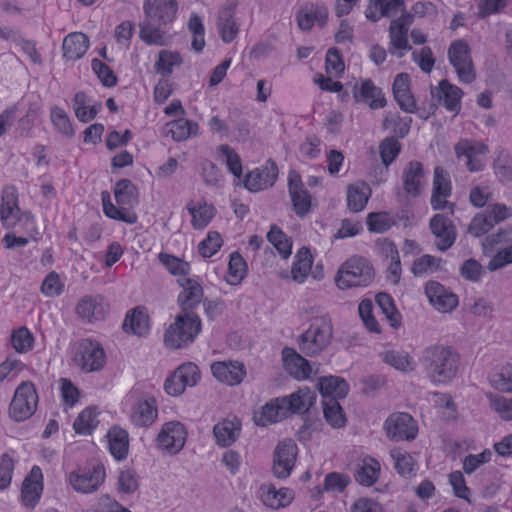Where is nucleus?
I'll return each mask as SVG.
<instances>
[{"label": "nucleus", "mask_w": 512, "mask_h": 512, "mask_svg": "<svg viewBox=\"0 0 512 512\" xmlns=\"http://www.w3.org/2000/svg\"><path fill=\"white\" fill-rule=\"evenodd\" d=\"M247 272V264L241 254L234 251L230 254L228 273L226 277L227 283L230 285L239 284L245 277Z\"/></svg>", "instance_id": "3c124183"}, {"label": "nucleus", "mask_w": 512, "mask_h": 512, "mask_svg": "<svg viewBox=\"0 0 512 512\" xmlns=\"http://www.w3.org/2000/svg\"><path fill=\"white\" fill-rule=\"evenodd\" d=\"M158 418V407L153 396H141L135 399L129 412L130 422L138 428L151 427Z\"/></svg>", "instance_id": "2eb2a0df"}, {"label": "nucleus", "mask_w": 512, "mask_h": 512, "mask_svg": "<svg viewBox=\"0 0 512 512\" xmlns=\"http://www.w3.org/2000/svg\"><path fill=\"white\" fill-rule=\"evenodd\" d=\"M284 365L288 373L297 380H305L312 374V367L308 360L290 347L282 350Z\"/></svg>", "instance_id": "c756f323"}, {"label": "nucleus", "mask_w": 512, "mask_h": 512, "mask_svg": "<svg viewBox=\"0 0 512 512\" xmlns=\"http://www.w3.org/2000/svg\"><path fill=\"white\" fill-rule=\"evenodd\" d=\"M20 208L18 207V198L14 192L7 193L2 197L0 206L1 221L4 225H13L20 220Z\"/></svg>", "instance_id": "a18cd8bd"}, {"label": "nucleus", "mask_w": 512, "mask_h": 512, "mask_svg": "<svg viewBox=\"0 0 512 512\" xmlns=\"http://www.w3.org/2000/svg\"><path fill=\"white\" fill-rule=\"evenodd\" d=\"M136 187L129 179H121L116 182L114 196L119 206H132L136 201Z\"/></svg>", "instance_id": "5fc2aeb1"}, {"label": "nucleus", "mask_w": 512, "mask_h": 512, "mask_svg": "<svg viewBox=\"0 0 512 512\" xmlns=\"http://www.w3.org/2000/svg\"><path fill=\"white\" fill-rule=\"evenodd\" d=\"M74 361L85 373L97 372L106 364V353L98 341L85 338L77 344Z\"/></svg>", "instance_id": "39448f33"}, {"label": "nucleus", "mask_w": 512, "mask_h": 512, "mask_svg": "<svg viewBox=\"0 0 512 512\" xmlns=\"http://www.w3.org/2000/svg\"><path fill=\"white\" fill-rule=\"evenodd\" d=\"M98 413L95 408H85L75 419L73 428L77 434L89 435L98 426Z\"/></svg>", "instance_id": "09e8293b"}, {"label": "nucleus", "mask_w": 512, "mask_h": 512, "mask_svg": "<svg viewBox=\"0 0 512 512\" xmlns=\"http://www.w3.org/2000/svg\"><path fill=\"white\" fill-rule=\"evenodd\" d=\"M455 154L458 160H465V165L470 172H479L484 168V161L480 155H484L488 148L484 144H474L468 139H462L456 143Z\"/></svg>", "instance_id": "6ab92c4d"}, {"label": "nucleus", "mask_w": 512, "mask_h": 512, "mask_svg": "<svg viewBox=\"0 0 512 512\" xmlns=\"http://www.w3.org/2000/svg\"><path fill=\"white\" fill-rule=\"evenodd\" d=\"M237 0H228L218 11L216 27L221 40L231 43L239 34V24L234 18Z\"/></svg>", "instance_id": "a211bd4d"}, {"label": "nucleus", "mask_w": 512, "mask_h": 512, "mask_svg": "<svg viewBox=\"0 0 512 512\" xmlns=\"http://www.w3.org/2000/svg\"><path fill=\"white\" fill-rule=\"evenodd\" d=\"M277 177L278 167L269 159L263 166L249 171L243 179V185L248 191L256 193L272 187Z\"/></svg>", "instance_id": "ddd939ff"}, {"label": "nucleus", "mask_w": 512, "mask_h": 512, "mask_svg": "<svg viewBox=\"0 0 512 512\" xmlns=\"http://www.w3.org/2000/svg\"><path fill=\"white\" fill-rule=\"evenodd\" d=\"M490 384L498 391L512 393V365H506L491 375Z\"/></svg>", "instance_id": "338daca9"}, {"label": "nucleus", "mask_w": 512, "mask_h": 512, "mask_svg": "<svg viewBox=\"0 0 512 512\" xmlns=\"http://www.w3.org/2000/svg\"><path fill=\"white\" fill-rule=\"evenodd\" d=\"M109 450L117 460H123L128 455L129 435L120 427L114 426L108 431Z\"/></svg>", "instance_id": "79ce46f5"}, {"label": "nucleus", "mask_w": 512, "mask_h": 512, "mask_svg": "<svg viewBox=\"0 0 512 512\" xmlns=\"http://www.w3.org/2000/svg\"><path fill=\"white\" fill-rule=\"evenodd\" d=\"M240 430L241 423L236 418L225 419L214 426L213 434L219 446L228 447L237 440Z\"/></svg>", "instance_id": "ea45409f"}, {"label": "nucleus", "mask_w": 512, "mask_h": 512, "mask_svg": "<svg viewBox=\"0 0 512 512\" xmlns=\"http://www.w3.org/2000/svg\"><path fill=\"white\" fill-rule=\"evenodd\" d=\"M143 10L147 19L166 25L175 19L178 4L176 0H145Z\"/></svg>", "instance_id": "aec40b11"}, {"label": "nucleus", "mask_w": 512, "mask_h": 512, "mask_svg": "<svg viewBox=\"0 0 512 512\" xmlns=\"http://www.w3.org/2000/svg\"><path fill=\"white\" fill-rule=\"evenodd\" d=\"M155 21L146 19L140 23L139 36L148 45H164V36Z\"/></svg>", "instance_id": "e2e57ef3"}, {"label": "nucleus", "mask_w": 512, "mask_h": 512, "mask_svg": "<svg viewBox=\"0 0 512 512\" xmlns=\"http://www.w3.org/2000/svg\"><path fill=\"white\" fill-rule=\"evenodd\" d=\"M328 20V10L324 5L306 4L296 15V21L300 30L308 32L317 24L324 27Z\"/></svg>", "instance_id": "a878e982"}, {"label": "nucleus", "mask_w": 512, "mask_h": 512, "mask_svg": "<svg viewBox=\"0 0 512 512\" xmlns=\"http://www.w3.org/2000/svg\"><path fill=\"white\" fill-rule=\"evenodd\" d=\"M106 472L102 463H89L69 474V483L77 492L88 494L95 492L105 481Z\"/></svg>", "instance_id": "6e6552de"}, {"label": "nucleus", "mask_w": 512, "mask_h": 512, "mask_svg": "<svg viewBox=\"0 0 512 512\" xmlns=\"http://www.w3.org/2000/svg\"><path fill=\"white\" fill-rule=\"evenodd\" d=\"M177 281L183 288L178 296V302L183 312H189L201 303L203 288L197 280L189 277H181Z\"/></svg>", "instance_id": "cd10ccee"}, {"label": "nucleus", "mask_w": 512, "mask_h": 512, "mask_svg": "<svg viewBox=\"0 0 512 512\" xmlns=\"http://www.w3.org/2000/svg\"><path fill=\"white\" fill-rule=\"evenodd\" d=\"M332 336L331 324L324 319L316 320L299 336V349L306 356H316L328 347Z\"/></svg>", "instance_id": "20e7f679"}, {"label": "nucleus", "mask_w": 512, "mask_h": 512, "mask_svg": "<svg viewBox=\"0 0 512 512\" xmlns=\"http://www.w3.org/2000/svg\"><path fill=\"white\" fill-rule=\"evenodd\" d=\"M489 407L502 420L512 421V398H508L492 392L486 393Z\"/></svg>", "instance_id": "864d4df0"}, {"label": "nucleus", "mask_w": 512, "mask_h": 512, "mask_svg": "<svg viewBox=\"0 0 512 512\" xmlns=\"http://www.w3.org/2000/svg\"><path fill=\"white\" fill-rule=\"evenodd\" d=\"M159 262L173 275L175 276H183L186 275L190 271V265L188 262L171 255L166 252H160L158 254Z\"/></svg>", "instance_id": "bf43d9fd"}, {"label": "nucleus", "mask_w": 512, "mask_h": 512, "mask_svg": "<svg viewBox=\"0 0 512 512\" xmlns=\"http://www.w3.org/2000/svg\"><path fill=\"white\" fill-rule=\"evenodd\" d=\"M391 457L394 460V468L400 475L408 476L414 472L415 461L408 452L395 449L391 451Z\"/></svg>", "instance_id": "69168bd1"}, {"label": "nucleus", "mask_w": 512, "mask_h": 512, "mask_svg": "<svg viewBox=\"0 0 512 512\" xmlns=\"http://www.w3.org/2000/svg\"><path fill=\"white\" fill-rule=\"evenodd\" d=\"M380 464L373 458H365L355 473V480L360 485L372 486L378 479Z\"/></svg>", "instance_id": "c03bdc74"}, {"label": "nucleus", "mask_w": 512, "mask_h": 512, "mask_svg": "<svg viewBox=\"0 0 512 512\" xmlns=\"http://www.w3.org/2000/svg\"><path fill=\"white\" fill-rule=\"evenodd\" d=\"M213 376L229 386L239 385L246 376V368L239 361H218L211 365Z\"/></svg>", "instance_id": "4be33fe9"}, {"label": "nucleus", "mask_w": 512, "mask_h": 512, "mask_svg": "<svg viewBox=\"0 0 512 512\" xmlns=\"http://www.w3.org/2000/svg\"><path fill=\"white\" fill-rule=\"evenodd\" d=\"M387 437L395 442L412 441L418 434L416 420L406 412L392 413L384 422Z\"/></svg>", "instance_id": "1a4fd4ad"}, {"label": "nucleus", "mask_w": 512, "mask_h": 512, "mask_svg": "<svg viewBox=\"0 0 512 512\" xmlns=\"http://www.w3.org/2000/svg\"><path fill=\"white\" fill-rule=\"evenodd\" d=\"M183 60L179 52L170 50H161L155 63V68L163 77H169L173 73L174 67L182 64Z\"/></svg>", "instance_id": "49530a36"}, {"label": "nucleus", "mask_w": 512, "mask_h": 512, "mask_svg": "<svg viewBox=\"0 0 512 512\" xmlns=\"http://www.w3.org/2000/svg\"><path fill=\"white\" fill-rule=\"evenodd\" d=\"M452 183L449 174L441 166L434 168L433 188L431 195V207L433 210H444L449 208L451 213L454 211L455 204L447 201L451 196Z\"/></svg>", "instance_id": "4468645a"}, {"label": "nucleus", "mask_w": 512, "mask_h": 512, "mask_svg": "<svg viewBox=\"0 0 512 512\" xmlns=\"http://www.w3.org/2000/svg\"><path fill=\"white\" fill-rule=\"evenodd\" d=\"M258 495L263 504L272 509H279L291 503L294 498V493L289 488H280L272 484H262L259 487Z\"/></svg>", "instance_id": "2f4dec72"}, {"label": "nucleus", "mask_w": 512, "mask_h": 512, "mask_svg": "<svg viewBox=\"0 0 512 512\" xmlns=\"http://www.w3.org/2000/svg\"><path fill=\"white\" fill-rule=\"evenodd\" d=\"M377 306L393 328L401 325V314L395 307L393 298L387 293H378L375 297Z\"/></svg>", "instance_id": "8fccbe9b"}, {"label": "nucleus", "mask_w": 512, "mask_h": 512, "mask_svg": "<svg viewBox=\"0 0 512 512\" xmlns=\"http://www.w3.org/2000/svg\"><path fill=\"white\" fill-rule=\"evenodd\" d=\"M73 109L77 119L80 122L87 123L97 116L102 109V104L97 101L92 102L86 93L79 91L74 96Z\"/></svg>", "instance_id": "e433bc0d"}, {"label": "nucleus", "mask_w": 512, "mask_h": 512, "mask_svg": "<svg viewBox=\"0 0 512 512\" xmlns=\"http://www.w3.org/2000/svg\"><path fill=\"white\" fill-rule=\"evenodd\" d=\"M122 327L127 333H132L140 337L147 335L150 325L146 307L137 306L130 310L126 314Z\"/></svg>", "instance_id": "72a5a7b5"}, {"label": "nucleus", "mask_w": 512, "mask_h": 512, "mask_svg": "<svg viewBox=\"0 0 512 512\" xmlns=\"http://www.w3.org/2000/svg\"><path fill=\"white\" fill-rule=\"evenodd\" d=\"M431 233L435 236L437 248L445 252L453 246L457 231L453 221L444 214H435L429 221Z\"/></svg>", "instance_id": "f3484780"}, {"label": "nucleus", "mask_w": 512, "mask_h": 512, "mask_svg": "<svg viewBox=\"0 0 512 512\" xmlns=\"http://www.w3.org/2000/svg\"><path fill=\"white\" fill-rule=\"evenodd\" d=\"M372 264L364 257L352 256L338 269L335 282L340 289L366 287L374 280Z\"/></svg>", "instance_id": "7ed1b4c3"}, {"label": "nucleus", "mask_w": 512, "mask_h": 512, "mask_svg": "<svg viewBox=\"0 0 512 512\" xmlns=\"http://www.w3.org/2000/svg\"><path fill=\"white\" fill-rule=\"evenodd\" d=\"M63 56L67 60L75 61L82 58L89 48V38L81 32L68 34L63 41Z\"/></svg>", "instance_id": "c9c22d12"}, {"label": "nucleus", "mask_w": 512, "mask_h": 512, "mask_svg": "<svg viewBox=\"0 0 512 512\" xmlns=\"http://www.w3.org/2000/svg\"><path fill=\"white\" fill-rule=\"evenodd\" d=\"M298 447L292 440L278 443L273 456V473L277 478L285 479L290 476L296 461Z\"/></svg>", "instance_id": "dca6fc26"}, {"label": "nucleus", "mask_w": 512, "mask_h": 512, "mask_svg": "<svg viewBox=\"0 0 512 512\" xmlns=\"http://www.w3.org/2000/svg\"><path fill=\"white\" fill-rule=\"evenodd\" d=\"M353 97L356 102H364L373 110L385 107L386 99L380 87L367 78L356 83L353 87Z\"/></svg>", "instance_id": "5701e85b"}, {"label": "nucleus", "mask_w": 512, "mask_h": 512, "mask_svg": "<svg viewBox=\"0 0 512 512\" xmlns=\"http://www.w3.org/2000/svg\"><path fill=\"white\" fill-rule=\"evenodd\" d=\"M186 208L192 216L191 224L193 228L198 230L207 227L216 213L215 207L212 204H208L204 199L197 204L190 201Z\"/></svg>", "instance_id": "58836bf2"}, {"label": "nucleus", "mask_w": 512, "mask_h": 512, "mask_svg": "<svg viewBox=\"0 0 512 512\" xmlns=\"http://www.w3.org/2000/svg\"><path fill=\"white\" fill-rule=\"evenodd\" d=\"M167 127L168 133L178 142L186 140L191 135L196 134L198 129L197 123L183 117L169 122Z\"/></svg>", "instance_id": "de8ad7c7"}, {"label": "nucleus", "mask_w": 512, "mask_h": 512, "mask_svg": "<svg viewBox=\"0 0 512 512\" xmlns=\"http://www.w3.org/2000/svg\"><path fill=\"white\" fill-rule=\"evenodd\" d=\"M317 398L316 393L308 387L299 388L296 392L281 397L288 414H302L307 412L315 403Z\"/></svg>", "instance_id": "7c9ffc66"}, {"label": "nucleus", "mask_w": 512, "mask_h": 512, "mask_svg": "<svg viewBox=\"0 0 512 512\" xmlns=\"http://www.w3.org/2000/svg\"><path fill=\"white\" fill-rule=\"evenodd\" d=\"M50 118L54 128L67 138H72L75 130L66 111L58 106H53L50 111Z\"/></svg>", "instance_id": "6e6d98bb"}, {"label": "nucleus", "mask_w": 512, "mask_h": 512, "mask_svg": "<svg viewBox=\"0 0 512 512\" xmlns=\"http://www.w3.org/2000/svg\"><path fill=\"white\" fill-rule=\"evenodd\" d=\"M11 345L18 353H27L33 349L34 336L25 326L14 330L11 334Z\"/></svg>", "instance_id": "13d9d810"}, {"label": "nucleus", "mask_w": 512, "mask_h": 512, "mask_svg": "<svg viewBox=\"0 0 512 512\" xmlns=\"http://www.w3.org/2000/svg\"><path fill=\"white\" fill-rule=\"evenodd\" d=\"M287 180L288 192L292 202L293 211L299 218H304L311 212V194L304 187L301 175L297 171H289Z\"/></svg>", "instance_id": "f8f14e48"}, {"label": "nucleus", "mask_w": 512, "mask_h": 512, "mask_svg": "<svg viewBox=\"0 0 512 512\" xmlns=\"http://www.w3.org/2000/svg\"><path fill=\"white\" fill-rule=\"evenodd\" d=\"M448 58L463 83H471L476 74L470 56V48L463 40L454 41L448 49Z\"/></svg>", "instance_id": "9d476101"}, {"label": "nucleus", "mask_w": 512, "mask_h": 512, "mask_svg": "<svg viewBox=\"0 0 512 512\" xmlns=\"http://www.w3.org/2000/svg\"><path fill=\"white\" fill-rule=\"evenodd\" d=\"M267 239L276 248L282 258L286 259L291 255L292 242L277 225H271L267 233Z\"/></svg>", "instance_id": "603ef678"}, {"label": "nucleus", "mask_w": 512, "mask_h": 512, "mask_svg": "<svg viewBox=\"0 0 512 512\" xmlns=\"http://www.w3.org/2000/svg\"><path fill=\"white\" fill-rule=\"evenodd\" d=\"M425 294L430 303L441 312H449L458 305V298L455 294L437 281H429L425 285Z\"/></svg>", "instance_id": "b1692460"}, {"label": "nucleus", "mask_w": 512, "mask_h": 512, "mask_svg": "<svg viewBox=\"0 0 512 512\" xmlns=\"http://www.w3.org/2000/svg\"><path fill=\"white\" fill-rule=\"evenodd\" d=\"M37 404L38 394L35 385L30 381H24L15 390L9 414L15 421H24L34 414Z\"/></svg>", "instance_id": "423d86ee"}, {"label": "nucleus", "mask_w": 512, "mask_h": 512, "mask_svg": "<svg viewBox=\"0 0 512 512\" xmlns=\"http://www.w3.org/2000/svg\"><path fill=\"white\" fill-rule=\"evenodd\" d=\"M188 432L180 421L165 422L155 439V447L168 455H177L185 446Z\"/></svg>", "instance_id": "0eeeda50"}, {"label": "nucleus", "mask_w": 512, "mask_h": 512, "mask_svg": "<svg viewBox=\"0 0 512 512\" xmlns=\"http://www.w3.org/2000/svg\"><path fill=\"white\" fill-rule=\"evenodd\" d=\"M313 259L310 250L302 247L295 255L291 269V277L297 283H303L310 273Z\"/></svg>", "instance_id": "37998d69"}, {"label": "nucleus", "mask_w": 512, "mask_h": 512, "mask_svg": "<svg viewBox=\"0 0 512 512\" xmlns=\"http://www.w3.org/2000/svg\"><path fill=\"white\" fill-rule=\"evenodd\" d=\"M218 154L224 157V162L227 166L228 171L233 174L236 178L242 176V162L238 153L227 144H222L217 148Z\"/></svg>", "instance_id": "680f3d73"}, {"label": "nucleus", "mask_w": 512, "mask_h": 512, "mask_svg": "<svg viewBox=\"0 0 512 512\" xmlns=\"http://www.w3.org/2000/svg\"><path fill=\"white\" fill-rule=\"evenodd\" d=\"M431 94L433 98H437L448 111L458 113L461 109V98L463 91L456 85L451 84L448 80L443 79L439 82L438 87L432 88Z\"/></svg>", "instance_id": "393cba45"}, {"label": "nucleus", "mask_w": 512, "mask_h": 512, "mask_svg": "<svg viewBox=\"0 0 512 512\" xmlns=\"http://www.w3.org/2000/svg\"><path fill=\"white\" fill-rule=\"evenodd\" d=\"M383 361L397 370L406 372L413 369V360L404 351L389 350L382 354Z\"/></svg>", "instance_id": "052dcab7"}, {"label": "nucleus", "mask_w": 512, "mask_h": 512, "mask_svg": "<svg viewBox=\"0 0 512 512\" xmlns=\"http://www.w3.org/2000/svg\"><path fill=\"white\" fill-rule=\"evenodd\" d=\"M379 151L382 163L387 167L393 163L399 155L401 144L393 136L386 137L380 142Z\"/></svg>", "instance_id": "0e129e2a"}, {"label": "nucleus", "mask_w": 512, "mask_h": 512, "mask_svg": "<svg viewBox=\"0 0 512 512\" xmlns=\"http://www.w3.org/2000/svg\"><path fill=\"white\" fill-rule=\"evenodd\" d=\"M404 0H369L365 10V17L371 22H378L381 18H390L398 11L404 10Z\"/></svg>", "instance_id": "473e14b6"}, {"label": "nucleus", "mask_w": 512, "mask_h": 512, "mask_svg": "<svg viewBox=\"0 0 512 512\" xmlns=\"http://www.w3.org/2000/svg\"><path fill=\"white\" fill-rule=\"evenodd\" d=\"M318 388L323 400L329 398L338 399L346 397L349 391L348 383L338 376H324L319 378Z\"/></svg>", "instance_id": "4c0bfd02"}, {"label": "nucleus", "mask_w": 512, "mask_h": 512, "mask_svg": "<svg viewBox=\"0 0 512 512\" xmlns=\"http://www.w3.org/2000/svg\"><path fill=\"white\" fill-rule=\"evenodd\" d=\"M289 416L287 409L281 401V397L267 402L259 414L254 416L256 425L265 427L272 423H277Z\"/></svg>", "instance_id": "f704fd0d"}, {"label": "nucleus", "mask_w": 512, "mask_h": 512, "mask_svg": "<svg viewBox=\"0 0 512 512\" xmlns=\"http://www.w3.org/2000/svg\"><path fill=\"white\" fill-rule=\"evenodd\" d=\"M43 492V474L38 466H33L25 477L21 488V500L28 509H34Z\"/></svg>", "instance_id": "412c9836"}, {"label": "nucleus", "mask_w": 512, "mask_h": 512, "mask_svg": "<svg viewBox=\"0 0 512 512\" xmlns=\"http://www.w3.org/2000/svg\"><path fill=\"white\" fill-rule=\"evenodd\" d=\"M393 95L399 107L407 112L416 111V101L410 90V76L407 73L398 74L393 81Z\"/></svg>", "instance_id": "c85d7f7f"}, {"label": "nucleus", "mask_w": 512, "mask_h": 512, "mask_svg": "<svg viewBox=\"0 0 512 512\" xmlns=\"http://www.w3.org/2000/svg\"><path fill=\"white\" fill-rule=\"evenodd\" d=\"M201 331V319L193 312L176 316L164 333V344L169 349H182L193 343Z\"/></svg>", "instance_id": "f03ea898"}, {"label": "nucleus", "mask_w": 512, "mask_h": 512, "mask_svg": "<svg viewBox=\"0 0 512 512\" xmlns=\"http://www.w3.org/2000/svg\"><path fill=\"white\" fill-rule=\"evenodd\" d=\"M483 213L493 223V227H495L497 224L512 217V207L504 203H493L489 204Z\"/></svg>", "instance_id": "774afa93"}, {"label": "nucleus", "mask_w": 512, "mask_h": 512, "mask_svg": "<svg viewBox=\"0 0 512 512\" xmlns=\"http://www.w3.org/2000/svg\"><path fill=\"white\" fill-rule=\"evenodd\" d=\"M403 189L412 197H418L425 184L424 167L419 161H410L402 173Z\"/></svg>", "instance_id": "bb28decb"}, {"label": "nucleus", "mask_w": 512, "mask_h": 512, "mask_svg": "<svg viewBox=\"0 0 512 512\" xmlns=\"http://www.w3.org/2000/svg\"><path fill=\"white\" fill-rule=\"evenodd\" d=\"M110 306L100 294L83 296L75 307L77 317L84 323L102 321L109 313Z\"/></svg>", "instance_id": "9b49d317"}, {"label": "nucleus", "mask_w": 512, "mask_h": 512, "mask_svg": "<svg viewBox=\"0 0 512 512\" xmlns=\"http://www.w3.org/2000/svg\"><path fill=\"white\" fill-rule=\"evenodd\" d=\"M371 196L370 187L364 183L351 184L347 188V207L352 212L362 211Z\"/></svg>", "instance_id": "a19ab883"}, {"label": "nucleus", "mask_w": 512, "mask_h": 512, "mask_svg": "<svg viewBox=\"0 0 512 512\" xmlns=\"http://www.w3.org/2000/svg\"><path fill=\"white\" fill-rule=\"evenodd\" d=\"M323 413L326 421L334 428L345 425V417L339 402L335 398L323 400Z\"/></svg>", "instance_id": "4d7b16f0"}, {"label": "nucleus", "mask_w": 512, "mask_h": 512, "mask_svg": "<svg viewBox=\"0 0 512 512\" xmlns=\"http://www.w3.org/2000/svg\"><path fill=\"white\" fill-rule=\"evenodd\" d=\"M420 362L431 382L445 384L456 377L460 357L452 347L432 345L423 351Z\"/></svg>", "instance_id": "f257e3e1"}]
</instances>
